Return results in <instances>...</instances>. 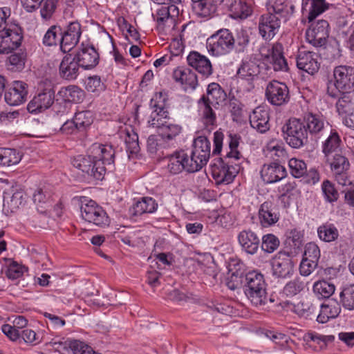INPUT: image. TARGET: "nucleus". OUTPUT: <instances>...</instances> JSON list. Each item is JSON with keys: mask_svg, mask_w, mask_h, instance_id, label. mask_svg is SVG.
<instances>
[{"mask_svg": "<svg viewBox=\"0 0 354 354\" xmlns=\"http://www.w3.org/2000/svg\"><path fill=\"white\" fill-rule=\"evenodd\" d=\"M115 151L111 145L95 142L88 150V155H78L71 160L72 165L97 180H102L106 166L114 163Z\"/></svg>", "mask_w": 354, "mask_h": 354, "instance_id": "f257e3e1", "label": "nucleus"}, {"mask_svg": "<svg viewBox=\"0 0 354 354\" xmlns=\"http://www.w3.org/2000/svg\"><path fill=\"white\" fill-rule=\"evenodd\" d=\"M354 80V69L347 66H338L333 70V79L327 82V93L337 97L342 96L337 102L338 111L346 108V104L354 101V91H348Z\"/></svg>", "mask_w": 354, "mask_h": 354, "instance_id": "f03ea898", "label": "nucleus"}, {"mask_svg": "<svg viewBox=\"0 0 354 354\" xmlns=\"http://www.w3.org/2000/svg\"><path fill=\"white\" fill-rule=\"evenodd\" d=\"M180 0H154V2L162 5L156 13V24L158 30L163 35L171 32L176 25V18L179 15L177 4Z\"/></svg>", "mask_w": 354, "mask_h": 354, "instance_id": "7ed1b4c3", "label": "nucleus"}, {"mask_svg": "<svg viewBox=\"0 0 354 354\" xmlns=\"http://www.w3.org/2000/svg\"><path fill=\"white\" fill-rule=\"evenodd\" d=\"M244 292L252 305H265L268 301L266 283L263 275L257 271L248 272L245 276Z\"/></svg>", "mask_w": 354, "mask_h": 354, "instance_id": "20e7f679", "label": "nucleus"}, {"mask_svg": "<svg viewBox=\"0 0 354 354\" xmlns=\"http://www.w3.org/2000/svg\"><path fill=\"white\" fill-rule=\"evenodd\" d=\"M80 201L81 216L84 221L100 227L109 225L110 218L107 213L95 201L86 197H83Z\"/></svg>", "mask_w": 354, "mask_h": 354, "instance_id": "39448f33", "label": "nucleus"}, {"mask_svg": "<svg viewBox=\"0 0 354 354\" xmlns=\"http://www.w3.org/2000/svg\"><path fill=\"white\" fill-rule=\"evenodd\" d=\"M260 59L268 69H273L275 71H287L288 66L283 55V47L279 43H275L272 46H264L261 47Z\"/></svg>", "mask_w": 354, "mask_h": 354, "instance_id": "423d86ee", "label": "nucleus"}, {"mask_svg": "<svg viewBox=\"0 0 354 354\" xmlns=\"http://www.w3.org/2000/svg\"><path fill=\"white\" fill-rule=\"evenodd\" d=\"M208 53L215 57L230 53L234 48V39L227 29H221L207 39Z\"/></svg>", "mask_w": 354, "mask_h": 354, "instance_id": "0eeeda50", "label": "nucleus"}, {"mask_svg": "<svg viewBox=\"0 0 354 354\" xmlns=\"http://www.w3.org/2000/svg\"><path fill=\"white\" fill-rule=\"evenodd\" d=\"M130 113H131V117H123L120 119V121L124 123V127H120L119 134L120 137L124 141L129 156H137L140 149L138 136L133 127L137 123L138 112Z\"/></svg>", "mask_w": 354, "mask_h": 354, "instance_id": "6e6552de", "label": "nucleus"}, {"mask_svg": "<svg viewBox=\"0 0 354 354\" xmlns=\"http://www.w3.org/2000/svg\"><path fill=\"white\" fill-rule=\"evenodd\" d=\"M282 132L286 142L292 148H301L308 142L307 129L299 119H289L283 126Z\"/></svg>", "mask_w": 354, "mask_h": 354, "instance_id": "1a4fd4ad", "label": "nucleus"}, {"mask_svg": "<svg viewBox=\"0 0 354 354\" xmlns=\"http://www.w3.org/2000/svg\"><path fill=\"white\" fill-rule=\"evenodd\" d=\"M230 158L225 156L214 159L211 165V173L218 184L228 185L233 182L239 171V165L230 162Z\"/></svg>", "mask_w": 354, "mask_h": 354, "instance_id": "9d476101", "label": "nucleus"}, {"mask_svg": "<svg viewBox=\"0 0 354 354\" xmlns=\"http://www.w3.org/2000/svg\"><path fill=\"white\" fill-rule=\"evenodd\" d=\"M230 158L225 156L214 159L211 165V173L218 184L228 185L233 182L239 171V165L230 162Z\"/></svg>", "mask_w": 354, "mask_h": 354, "instance_id": "9b49d317", "label": "nucleus"}, {"mask_svg": "<svg viewBox=\"0 0 354 354\" xmlns=\"http://www.w3.org/2000/svg\"><path fill=\"white\" fill-rule=\"evenodd\" d=\"M37 90L38 94L28 104V111H46L51 108L54 104L55 92L50 81H41Z\"/></svg>", "mask_w": 354, "mask_h": 354, "instance_id": "f8f14e48", "label": "nucleus"}, {"mask_svg": "<svg viewBox=\"0 0 354 354\" xmlns=\"http://www.w3.org/2000/svg\"><path fill=\"white\" fill-rule=\"evenodd\" d=\"M192 149L189 154L195 169L198 171L209 161L211 155V142L205 136H198L192 143Z\"/></svg>", "mask_w": 354, "mask_h": 354, "instance_id": "ddd939ff", "label": "nucleus"}, {"mask_svg": "<svg viewBox=\"0 0 354 354\" xmlns=\"http://www.w3.org/2000/svg\"><path fill=\"white\" fill-rule=\"evenodd\" d=\"M167 170L171 174H178L183 171L194 173V163L189 159L188 153L183 150H177L167 157Z\"/></svg>", "mask_w": 354, "mask_h": 354, "instance_id": "4468645a", "label": "nucleus"}, {"mask_svg": "<svg viewBox=\"0 0 354 354\" xmlns=\"http://www.w3.org/2000/svg\"><path fill=\"white\" fill-rule=\"evenodd\" d=\"M226 93L221 86L217 83H211L207 88L206 96H203L198 101L201 109L204 108L206 111H213V109H218L226 100Z\"/></svg>", "mask_w": 354, "mask_h": 354, "instance_id": "2eb2a0df", "label": "nucleus"}, {"mask_svg": "<svg viewBox=\"0 0 354 354\" xmlns=\"http://www.w3.org/2000/svg\"><path fill=\"white\" fill-rule=\"evenodd\" d=\"M22 40L20 27L17 24L9 25L0 32V53L8 54L18 48Z\"/></svg>", "mask_w": 354, "mask_h": 354, "instance_id": "dca6fc26", "label": "nucleus"}, {"mask_svg": "<svg viewBox=\"0 0 354 354\" xmlns=\"http://www.w3.org/2000/svg\"><path fill=\"white\" fill-rule=\"evenodd\" d=\"M280 25L279 17L270 12L263 14L259 19V33L264 40L270 41L277 34Z\"/></svg>", "mask_w": 354, "mask_h": 354, "instance_id": "f3484780", "label": "nucleus"}, {"mask_svg": "<svg viewBox=\"0 0 354 354\" xmlns=\"http://www.w3.org/2000/svg\"><path fill=\"white\" fill-rule=\"evenodd\" d=\"M326 158L330 169L335 174V180L339 185H345L348 182L346 171L350 167L347 158L338 153H333Z\"/></svg>", "mask_w": 354, "mask_h": 354, "instance_id": "a211bd4d", "label": "nucleus"}, {"mask_svg": "<svg viewBox=\"0 0 354 354\" xmlns=\"http://www.w3.org/2000/svg\"><path fill=\"white\" fill-rule=\"evenodd\" d=\"M271 264L272 274L278 278H286L293 274V261L286 252H279L272 259Z\"/></svg>", "mask_w": 354, "mask_h": 354, "instance_id": "6ab92c4d", "label": "nucleus"}, {"mask_svg": "<svg viewBox=\"0 0 354 354\" xmlns=\"http://www.w3.org/2000/svg\"><path fill=\"white\" fill-rule=\"evenodd\" d=\"M328 21L319 20L306 30V37L307 41L314 46H322L326 44L328 37Z\"/></svg>", "mask_w": 354, "mask_h": 354, "instance_id": "aec40b11", "label": "nucleus"}, {"mask_svg": "<svg viewBox=\"0 0 354 354\" xmlns=\"http://www.w3.org/2000/svg\"><path fill=\"white\" fill-rule=\"evenodd\" d=\"M268 100L273 105L280 106L288 102L289 91L288 86L282 82L272 81L266 88Z\"/></svg>", "mask_w": 354, "mask_h": 354, "instance_id": "412c9836", "label": "nucleus"}, {"mask_svg": "<svg viewBox=\"0 0 354 354\" xmlns=\"http://www.w3.org/2000/svg\"><path fill=\"white\" fill-rule=\"evenodd\" d=\"M82 34L81 25L77 21L70 22L61 38V49L70 51L79 41Z\"/></svg>", "mask_w": 354, "mask_h": 354, "instance_id": "4be33fe9", "label": "nucleus"}, {"mask_svg": "<svg viewBox=\"0 0 354 354\" xmlns=\"http://www.w3.org/2000/svg\"><path fill=\"white\" fill-rule=\"evenodd\" d=\"M75 57L80 66L86 70L91 69L98 64V53L88 44H82Z\"/></svg>", "mask_w": 354, "mask_h": 354, "instance_id": "5701e85b", "label": "nucleus"}, {"mask_svg": "<svg viewBox=\"0 0 354 354\" xmlns=\"http://www.w3.org/2000/svg\"><path fill=\"white\" fill-rule=\"evenodd\" d=\"M319 56L317 53L310 51H300L297 57V66L310 75L316 73L320 64L318 61Z\"/></svg>", "mask_w": 354, "mask_h": 354, "instance_id": "b1692460", "label": "nucleus"}, {"mask_svg": "<svg viewBox=\"0 0 354 354\" xmlns=\"http://www.w3.org/2000/svg\"><path fill=\"white\" fill-rule=\"evenodd\" d=\"M28 94L26 84L21 81H14L5 93V101L10 106H19L25 101Z\"/></svg>", "mask_w": 354, "mask_h": 354, "instance_id": "393cba45", "label": "nucleus"}, {"mask_svg": "<svg viewBox=\"0 0 354 354\" xmlns=\"http://www.w3.org/2000/svg\"><path fill=\"white\" fill-rule=\"evenodd\" d=\"M188 64L205 77L212 74L213 69L209 59L205 55L192 51L187 56Z\"/></svg>", "mask_w": 354, "mask_h": 354, "instance_id": "a878e982", "label": "nucleus"}, {"mask_svg": "<svg viewBox=\"0 0 354 354\" xmlns=\"http://www.w3.org/2000/svg\"><path fill=\"white\" fill-rule=\"evenodd\" d=\"M174 80L180 84L185 91L194 90L198 85L196 73L187 68L178 67L173 72Z\"/></svg>", "mask_w": 354, "mask_h": 354, "instance_id": "bb28decb", "label": "nucleus"}, {"mask_svg": "<svg viewBox=\"0 0 354 354\" xmlns=\"http://www.w3.org/2000/svg\"><path fill=\"white\" fill-rule=\"evenodd\" d=\"M258 218L263 227H268L274 225L279 221V214L272 202L266 201L260 205Z\"/></svg>", "mask_w": 354, "mask_h": 354, "instance_id": "cd10ccee", "label": "nucleus"}, {"mask_svg": "<svg viewBox=\"0 0 354 354\" xmlns=\"http://www.w3.org/2000/svg\"><path fill=\"white\" fill-rule=\"evenodd\" d=\"M237 238L242 250L247 254L253 255L257 252L260 240L255 232L251 230H242Z\"/></svg>", "mask_w": 354, "mask_h": 354, "instance_id": "c85d7f7f", "label": "nucleus"}, {"mask_svg": "<svg viewBox=\"0 0 354 354\" xmlns=\"http://www.w3.org/2000/svg\"><path fill=\"white\" fill-rule=\"evenodd\" d=\"M260 174L262 180L266 183L278 182L287 174L285 167L276 162L263 165Z\"/></svg>", "mask_w": 354, "mask_h": 354, "instance_id": "c756f323", "label": "nucleus"}, {"mask_svg": "<svg viewBox=\"0 0 354 354\" xmlns=\"http://www.w3.org/2000/svg\"><path fill=\"white\" fill-rule=\"evenodd\" d=\"M80 65L75 55H66L62 59L59 66L60 75L66 80H73L77 78Z\"/></svg>", "mask_w": 354, "mask_h": 354, "instance_id": "7c9ffc66", "label": "nucleus"}, {"mask_svg": "<svg viewBox=\"0 0 354 354\" xmlns=\"http://www.w3.org/2000/svg\"><path fill=\"white\" fill-rule=\"evenodd\" d=\"M264 155L274 161L286 158L287 153L283 142L278 139L270 140L263 149Z\"/></svg>", "mask_w": 354, "mask_h": 354, "instance_id": "2f4dec72", "label": "nucleus"}, {"mask_svg": "<svg viewBox=\"0 0 354 354\" xmlns=\"http://www.w3.org/2000/svg\"><path fill=\"white\" fill-rule=\"evenodd\" d=\"M158 205L152 197H142L138 201L133 207L132 214L135 216L145 214H153L158 209Z\"/></svg>", "mask_w": 354, "mask_h": 354, "instance_id": "473e14b6", "label": "nucleus"}, {"mask_svg": "<svg viewBox=\"0 0 354 354\" xmlns=\"http://www.w3.org/2000/svg\"><path fill=\"white\" fill-rule=\"evenodd\" d=\"M259 72V66L254 62L244 60L239 68L236 75L239 79L251 84L257 78Z\"/></svg>", "mask_w": 354, "mask_h": 354, "instance_id": "72a5a7b5", "label": "nucleus"}, {"mask_svg": "<svg viewBox=\"0 0 354 354\" xmlns=\"http://www.w3.org/2000/svg\"><path fill=\"white\" fill-rule=\"evenodd\" d=\"M326 10L324 0H302V12L310 21Z\"/></svg>", "mask_w": 354, "mask_h": 354, "instance_id": "f704fd0d", "label": "nucleus"}, {"mask_svg": "<svg viewBox=\"0 0 354 354\" xmlns=\"http://www.w3.org/2000/svg\"><path fill=\"white\" fill-rule=\"evenodd\" d=\"M305 340L310 346H313L315 351L325 349L328 344L335 340V336L332 335H322L317 332H310L305 336Z\"/></svg>", "mask_w": 354, "mask_h": 354, "instance_id": "c9c22d12", "label": "nucleus"}, {"mask_svg": "<svg viewBox=\"0 0 354 354\" xmlns=\"http://www.w3.org/2000/svg\"><path fill=\"white\" fill-rule=\"evenodd\" d=\"M306 128L310 133H317L321 131L324 127V118L321 112H308L304 117Z\"/></svg>", "mask_w": 354, "mask_h": 354, "instance_id": "e433bc0d", "label": "nucleus"}, {"mask_svg": "<svg viewBox=\"0 0 354 354\" xmlns=\"http://www.w3.org/2000/svg\"><path fill=\"white\" fill-rule=\"evenodd\" d=\"M268 112H252L249 115L251 127L260 133H265L270 129Z\"/></svg>", "mask_w": 354, "mask_h": 354, "instance_id": "4c0bfd02", "label": "nucleus"}, {"mask_svg": "<svg viewBox=\"0 0 354 354\" xmlns=\"http://www.w3.org/2000/svg\"><path fill=\"white\" fill-rule=\"evenodd\" d=\"M223 1L230 3L229 9L231 12V16L234 19H246L252 12V8L245 2L234 1L233 0H223Z\"/></svg>", "mask_w": 354, "mask_h": 354, "instance_id": "58836bf2", "label": "nucleus"}, {"mask_svg": "<svg viewBox=\"0 0 354 354\" xmlns=\"http://www.w3.org/2000/svg\"><path fill=\"white\" fill-rule=\"evenodd\" d=\"M341 312V308L337 303L332 304H322L317 321L319 323H326L330 319L337 317Z\"/></svg>", "mask_w": 354, "mask_h": 354, "instance_id": "ea45409f", "label": "nucleus"}, {"mask_svg": "<svg viewBox=\"0 0 354 354\" xmlns=\"http://www.w3.org/2000/svg\"><path fill=\"white\" fill-rule=\"evenodd\" d=\"M181 131L182 127L180 125L169 123L161 130L160 134L167 147H171L176 144V138Z\"/></svg>", "mask_w": 354, "mask_h": 354, "instance_id": "a19ab883", "label": "nucleus"}, {"mask_svg": "<svg viewBox=\"0 0 354 354\" xmlns=\"http://www.w3.org/2000/svg\"><path fill=\"white\" fill-rule=\"evenodd\" d=\"M59 95L68 102L79 103L84 98V91L76 86L62 88Z\"/></svg>", "mask_w": 354, "mask_h": 354, "instance_id": "79ce46f5", "label": "nucleus"}, {"mask_svg": "<svg viewBox=\"0 0 354 354\" xmlns=\"http://www.w3.org/2000/svg\"><path fill=\"white\" fill-rule=\"evenodd\" d=\"M341 139L338 133L335 129L330 131V133L327 139L322 144V151L326 156L337 153L339 148Z\"/></svg>", "mask_w": 354, "mask_h": 354, "instance_id": "37998d69", "label": "nucleus"}, {"mask_svg": "<svg viewBox=\"0 0 354 354\" xmlns=\"http://www.w3.org/2000/svg\"><path fill=\"white\" fill-rule=\"evenodd\" d=\"M313 290L318 299H328L335 292V286L332 283L322 280L314 283Z\"/></svg>", "mask_w": 354, "mask_h": 354, "instance_id": "c03bdc74", "label": "nucleus"}, {"mask_svg": "<svg viewBox=\"0 0 354 354\" xmlns=\"http://www.w3.org/2000/svg\"><path fill=\"white\" fill-rule=\"evenodd\" d=\"M21 156L15 149L0 148V166H10L20 162Z\"/></svg>", "mask_w": 354, "mask_h": 354, "instance_id": "a18cd8bd", "label": "nucleus"}, {"mask_svg": "<svg viewBox=\"0 0 354 354\" xmlns=\"http://www.w3.org/2000/svg\"><path fill=\"white\" fill-rule=\"evenodd\" d=\"M339 299L346 310H354V284L343 287L339 293Z\"/></svg>", "mask_w": 354, "mask_h": 354, "instance_id": "49530a36", "label": "nucleus"}, {"mask_svg": "<svg viewBox=\"0 0 354 354\" xmlns=\"http://www.w3.org/2000/svg\"><path fill=\"white\" fill-rule=\"evenodd\" d=\"M319 238L325 242H331L337 239L339 232L337 227L332 223H325L317 229Z\"/></svg>", "mask_w": 354, "mask_h": 354, "instance_id": "de8ad7c7", "label": "nucleus"}, {"mask_svg": "<svg viewBox=\"0 0 354 354\" xmlns=\"http://www.w3.org/2000/svg\"><path fill=\"white\" fill-rule=\"evenodd\" d=\"M241 140V138L239 134L229 132L227 135V142L230 151L226 153L225 156L227 158H234L236 160L241 159L242 156L238 150Z\"/></svg>", "mask_w": 354, "mask_h": 354, "instance_id": "09e8293b", "label": "nucleus"}, {"mask_svg": "<svg viewBox=\"0 0 354 354\" xmlns=\"http://www.w3.org/2000/svg\"><path fill=\"white\" fill-rule=\"evenodd\" d=\"M288 4L286 0H270L268 4V12L280 17H286L289 13Z\"/></svg>", "mask_w": 354, "mask_h": 354, "instance_id": "8fccbe9b", "label": "nucleus"}, {"mask_svg": "<svg viewBox=\"0 0 354 354\" xmlns=\"http://www.w3.org/2000/svg\"><path fill=\"white\" fill-rule=\"evenodd\" d=\"M315 308L313 304L306 299L295 304L293 307V311L299 317L311 319V316L315 314Z\"/></svg>", "mask_w": 354, "mask_h": 354, "instance_id": "3c124183", "label": "nucleus"}, {"mask_svg": "<svg viewBox=\"0 0 354 354\" xmlns=\"http://www.w3.org/2000/svg\"><path fill=\"white\" fill-rule=\"evenodd\" d=\"M193 9L196 15L203 17H210L216 10V6L212 1L193 2Z\"/></svg>", "mask_w": 354, "mask_h": 354, "instance_id": "603ef678", "label": "nucleus"}, {"mask_svg": "<svg viewBox=\"0 0 354 354\" xmlns=\"http://www.w3.org/2000/svg\"><path fill=\"white\" fill-rule=\"evenodd\" d=\"M322 192L325 201L330 204L336 202L339 196L335 185L328 180H324L322 184Z\"/></svg>", "mask_w": 354, "mask_h": 354, "instance_id": "864d4df0", "label": "nucleus"}, {"mask_svg": "<svg viewBox=\"0 0 354 354\" xmlns=\"http://www.w3.org/2000/svg\"><path fill=\"white\" fill-rule=\"evenodd\" d=\"M62 35V32L60 27L51 26L44 35L43 43L48 46L57 45L59 42L61 44Z\"/></svg>", "mask_w": 354, "mask_h": 354, "instance_id": "5fc2aeb1", "label": "nucleus"}, {"mask_svg": "<svg viewBox=\"0 0 354 354\" xmlns=\"http://www.w3.org/2000/svg\"><path fill=\"white\" fill-rule=\"evenodd\" d=\"M290 172L295 178H301L304 176L306 173V164L304 161L297 159L291 158L288 161Z\"/></svg>", "mask_w": 354, "mask_h": 354, "instance_id": "6e6d98bb", "label": "nucleus"}, {"mask_svg": "<svg viewBox=\"0 0 354 354\" xmlns=\"http://www.w3.org/2000/svg\"><path fill=\"white\" fill-rule=\"evenodd\" d=\"M169 112H151L150 120H149V126L161 129V130L167 126L169 123L168 122Z\"/></svg>", "mask_w": 354, "mask_h": 354, "instance_id": "4d7b16f0", "label": "nucleus"}, {"mask_svg": "<svg viewBox=\"0 0 354 354\" xmlns=\"http://www.w3.org/2000/svg\"><path fill=\"white\" fill-rule=\"evenodd\" d=\"M280 241L273 234H267L263 236L261 249L267 253H272L279 246Z\"/></svg>", "mask_w": 354, "mask_h": 354, "instance_id": "13d9d810", "label": "nucleus"}, {"mask_svg": "<svg viewBox=\"0 0 354 354\" xmlns=\"http://www.w3.org/2000/svg\"><path fill=\"white\" fill-rule=\"evenodd\" d=\"M147 151L156 153L158 151L168 148L165 142L162 139L160 133L158 135H151L147 139Z\"/></svg>", "mask_w": 354, "mask_h": 354, "instance_id": "bf43d9fd", "label": "nucleus"}, {"mask_svg": "<svg viewBox=\"0 0 354 354\" xmlns=\"http://www.w3.org/2000/svg\"><path fill=\"white\" fill-rule=\"evenodd\" d=\"M304 288V282L299 279H295L285 285L283 294L288 297H292L302 291Z\"/></svg>", "mask_w": 354, "mask_h": 354, "instance_id": "052dcab7", "label": "nucleus"}, {"mask_svg": "<svg viewBox=\"0 0 354 354\" xmlns=\"http://www.w3.org/2000/svg\"><path fill=\"white\" fill-rule=\"evenodd\" d=\"M73 120L77 129L86 128L93 121V112H75Z\"/></svg>", "mask_w": 354, "mask_h": 354, "instance_id": "680f3d73", "label": "nucleus"}, {"mask_svg": "<svg viewBox=\"0 0 354 354\" xmlns=\"http://www.w3.org/2000/svg\"><path fill=\"white\" fill-rule=\"evenodd\" d=\"M85 88L90 93L99 95L105 89L104 83L98 76H92L88 77L85 81Z\"/></svg>", "mask_w": 354, "mask_h": 354, "instance_id": "e2e57ef3", "label": "nucleus"}, {"mask_svg": "<svg viewBox=\"0 0 354 354\" xmlns=\"http://www.w3.org/2000/svg\"><path fill=\"white\" fill-rule=\"evenodd\" d=\"M151 107L155 109V111H163L167 109L169 101L165 93L159 92L156 93L151 100Z\"/></svg>", "mask_w": 354, "mask_h": 354, "instance_id": "0e129e2a", "label": "nucleus"}, {"mask_svg": "<svg viewBox=\"0 0 354 354\" xmlns=\"http://www.w3.org/2000/svg\"><path fill=\"white\" fill-rule=\"evenodd\" d=\"M30 345H37L41 342V337L40 334L37 333L35 330L30 328H25L20 332V339Z\"/></svg>", "mask_w": 354, "mask_h": 354, "instance_id": "69168bd1", "label": "nucleus"}, {"mask_svg": "<svg viewBox=\"0 0 354 354\" xmlns=\"http://www.w3.org/2000/svg\"><path fill=\"white\" fill-rule=\"evenodd\" d=\"M57 6V0H44L41 3L40 14L43 19H49L55 12Z\"/></svg>", "mask_w": 354, "mask_h": 354, "instance_id": "338daca9", "label": "nucleus"}, {"mask_svg": "<svg viewBox=\"0 0 354 354\" xmlns=\"http://www.w3.org/2000/svg\"><path fill=\"white\" fill-rule=\"evenodd\" d=\"M70 346L73 354H95L90 346L80 340L71 342Z\"/></svg>", "mask_w": 354, "mask_h": 354, "instance_id": "774afa93", "label": "nucleus"}]
</instances>
